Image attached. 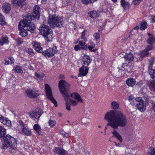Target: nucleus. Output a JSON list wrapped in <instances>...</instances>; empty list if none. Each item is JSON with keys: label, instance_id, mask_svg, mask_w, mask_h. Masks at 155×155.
Wrapping results in <instances>:
<instances>
[{"label": "nucleus", "instance_id": "obj_1", "mask_svg": "<svg viewBox=\"0 0 155 155\" xmlns=\"http://www.w3.org/2000/svg\"><path fill=\"white\" fill-rule=\"evenodd\" d=\"M104 118L108 121L107 125L114 129L112 132L114 137L121 143L122 138L115 130L118 127H123L127 125V120L126 115L120 111L112 110L106 113Z\"/></svg>", "mask_w": 155, "mask_h": 155}, {"label": "nucleus", "instance_id": "obj_2", "mask_svg": "<svg viewBox=\"0 0 155 155\" xmlns=\"http://www.w3.org/2000/svg\"><path fill=\"white\" fill-rule=\"evenodd\" d=\"M58 87L60 93L66 101V108L67 110L70 111L71 109L70 107L71 104L68 101L69 98L70 97L74 98L78 102H82L80 95L77 93L74 92L71 94L70 91V85L65 81L63 80L60 81L58 83Z\"/></svg>", "mask_w": 155, "mask_h": 155}, {"label": "nucleus", "instance_id": "obj_3", "mask_svg": "<svg viewBox=\"0 0 155 155\" xmlns=\"http://www.w3.org/2000/svg\"><path fill=\"white\" fill-rule=\"evenodd\" d=\"M26 17L23 18V20L20 21L18 25V29L20 31L19 34L21 36L25 37L28 35V31L33 33L35 27L32 22L27 20Z\"/></svg>", "mask_w": 155, "mask_h": 155}, {"label": "nucleus", "instance_id": "obj_4", "mask_svg": "<svg viewBox=\"0 0 155 155\" xmlns=\"http://www.w3.org/2000/svg\"><path fill=\"white\" fill-rule=\"evenodd\" d=\"M2 143L1 146L2 149H6L8 147H10L11 149L15 150L16 148L15 146L16 145L17 143L16 140L13 137L7 134L3 137Z\"/></svg>", "mask_w": 155, "mask_h": 155}, {"label": "nucleus", "instance_id": "obj_5", "mask_svg": "<svg viewBox=\"0 0 155 155\" xmlns=\"http://www.w3.org/2000/svg\"><path fill=\"white\" fill-rule=\"evenodd\" d=\"M41 26L39 28L41 34L48 42L52 41L53 38L52 30L48 26L45 25Z\"/></svg>", "mask_w": 155, "mask_h": 155}, {"label": "nucleus", "instance_id": "obj_6", "mask_svg": "<svg viewBox=\"0 0 155 155\" xmlns=\"http://www.w3.org/2000/svg\"><path fill=\"white\" fill-rule=\"evenodd\" d=\"M48 23L52 27H61L63 25V19L60 17L52 15L49 17Z\"/></svg>", "mask_w": 155, "mask_h": 155}, {"label": "nucleus", "instance_id": "obj_7", "mask_svg": "<svg viewBox=\"0 0 155 155\" xmlns=\"http://www.w3.org/2000/svg\"><path fill=\"white\" fill-rule=\"evenodd\" d=\"M40 9L39 6L35 5L34 7L33 13H32V15L30 14H25L24 17H26L27 18V20L31 21V20L35 18L38 19L40 15Z\"/></svg>", "mask_w": 155, "mask_h": 155}, {"label": "nucleus", "instance_id": "obj_8", "mask_svg": "<svg viewBox=\"0 0 155 155\" xmlns=\"http://www.w3.org/2000/svg\"><path fill=\"white\" fill-rule=\"evenodd\" d=\"M45 86L46 95L48 98L52 102V103L54 104L55 107H57V102L56 100L53 97L51 90L50 86L47 84H45Z\"/></svg>", "mask_w": 155, "mask_h": 155}, {"label": "nucleus", "instance_id": "obj_9", "mask_svg": "<svg viewBox=\"0 0 155 155\" xmlns=\"http://www.w3.org/2000/svg\"><path fill=\"white\" fill-rule=\"evenodd\" d=\"M57 52V49L56 47L54 46L53 48H51L47 50L42 51L41 53L46 58L52 57Z\"/></svg>", "mask_w": 155, "mask_h": 155}, {"label": "nucleus", "instance_id": "obj_10", "mask_svg": "<svg viewBox=\"0 0 155 155\" xmlns=\"http://www.w3.org/2000/svg\"><path fill=\"white\" fill-rule=\"evenodd\" d=\"M43 112V110L38 108H37L28 113L29 117L33 119H36L39 120Z\"/></svg>", "mask_w": 155, "mask_h": 155}, {"label": "nucleus", "instance_id": "obj_11", "mask_svg": "<svg viewBox=\"0 0 155 155\" xmlns=\"http://www.w3.org/2000/svg\"><path fill=\"white\" fill-rule=\"evenodd\" d=\"M25 93L27 96L30 98H35L39 95V94L34 90L31 89H28L25 91Z\"/></svg>", "mask_w": 155, "mask_h": 155}, {"label": "nucleus", "instance_id": "obj_12", "mask_svg": "<svg viewBox=\"0 0 155 155\" xmlns=\"http://www.w3.org/2000/svg\"><path fill=\"white\" fill-rule=\"evenodd\" d=\"M91 58L89 56L84 55L82 59L83 66L88 67V66L91 61Z\"/></svg>", "mask_w": 155, "mask_h": 155}, {"label": "nucleus", "instance_id": "obj_13", "mask_svg": "<svg viewBox=\"0 0 155 155\" xmlns=\"http://www.w3.org/2000/svg\"><path fill=\"white\" fill-rule=\"evenodd\" d=\"M89 69L88 67H85L82 66L79 69V73L78 75V77L86 76L88 72Z\"/></svg>", "mask_w": 155, "mask_h": 155}, {"label": "nucleus", "instance_id": "obj_14", "mask_svg": "<svg viewBox=\"0 0 155 155\" xmlns=\"http://www.w3.org/2000/svg\"><path fill=\"white\" fill-rule=\"evenodd\" d=\"M34 48L36 51L40 53H41L42 51V48L41 46V44L40 43L36 41H33L32 43Z\"/></svg>", "mask_w": 155, "mask_h": 155}, {"label": "nucleus", "instance_id": "obj_15", "mask_svg": "<svg viewBox=\"0 0 155 155\" xmlns=\"http://www.w3.org/2000/svg\"><path fill=\"white\" fill-rule=\"evenodd\" d=\"M26 0H12V2L15 6L18 5L21 7L25 4Z\"/></svg>", "mask_w": 155, "mask_h": 155}, {"label": "nucleus", "instance_id": "obj_16", "mask_svg": "<svg viewBox=\"0 0 155 155\" xmlns=\"http://www.w3.org/2000/svg\"><path fill=\"white\" fill-rule=\"evenodd\" d=\"M125 55H124V58L126 59V61L128 62V63H131L134 58L133 54L129 53H125Z\"/></svg>", "mask_w": 155, "mask_h": 155}, {"label": "nucleus", "instance_id": "obj_17", "mask_svg": "<svg viewBox=\"0 0 155 155\" xmlns=\"http://www.w3.org/2000/svg\"><path fill=\"white\" fill-rule=\"evenodd\" d=\"M54 152L59 155H64L66 153V151L61 147L55 148Z\"/></svg>", "mask_w": 155, "mask_h": 155}, {"label": "nucleus", "instance_id": "obj_18", "mask_svg": "<svg viewBox=\"0 0 155 155\" xmlns=\"http://www.w3.org/2000/svg\"><path fill=\"white\" fill-rule=\"evenodd\" d=\"M2 8L5 13H8L11 10V5L7 3H4L2 6Z\"/></svg>", "mask_w": 155, "mask_h": 155}, {"label": "nucleus", "instance_id": "obj_19", "mask_svg": "<svg viewBox=\"0 0 155 155\" xmlns=\"http://www.w3.org/2000/svg\"><path fill=\"white\" fill-rule=\"evenodd\" d=\"M135 103L137 104V108L140 111H143L145 109L146 106L143 101H141L138 103Z\"/></svg>", "mask_w": 155, "mask_h": 155}, {"label": "nucleus", "instance_id": "obj_20", "mask_svg": "<svg viewBox=\"0 0 155 155\" xmlns=\"http://www.w3.org/2000/svg\"><path fill=\"white\" fill-rule=\"evenodd\" d=\"M136 83L135 80L132 78H128L126 81V84L129 86L132 87L134 86Z\"/></svg>", "mask_w": 155, "mask_h": 155}, {"label": "nucleus", "instance_id": "obj_21", "mask_svg": "<svg viewBox=\"0 0 155 155\" xmlns=\"http://www.w3.org/2000/svg\"><path fill=\"white\" fill-rule=\"evenodd\" d=\"M120 4L124 9H128L130 6L129 3L126 2L125 0H121Z\"/></svg>", "mask_w": 155, "mask_h": 155}, {"label": "nucleus", "instance_id": "obj_22", "mask_svg": "<svg viewBox=\"0 0 155 155\" xmlns=\"http://www.w3.org/2000/svg\"><path fill=\"white\" fill-rule=\"evenodd\" d=\"M8 38L7 36H2L0 39V45H3L4 44H8Z\"/></svg>", "mask_w": 155, "mask_h": 155}, {"label": "nucleus", "instance_id": "obj_23", "mask_svg": "<svg viewBox=\"0 0 155 155\" xmlns=\"http://www.w3.org/2000/svg\"><path fill=\"white\" fill-rule=\"evenodd\" d=\"M148 35L150 37L147 40V42L148 44L152 45L153 43L155 42V37L153 36L150 33H148Z\"/></svg>", "mask_w": 155, "mask_h": 155}, {"label": "nucleus", "instance_id": "obj_24", "mask_svg": "<svg viewBox=\"0 0 155 155\" xmlns=\"http://www.w3.org/2000/svg\"><path fill=\"white\" fill-rule=\"evenodd\" d=\"M33 128L34 130L39 134L40 135L41 133V129L39 125L38 124H35L34 125Z\"/></svg>", "mask_w": 155, "mask_h": 155}, {"label": "nucleus", "instance_id": "obj_25", "mask_svg": "<svg viewBox=\"0 0 155 155\" xmlns=\"http://www.w3.org/2000/svg\"><path fill=\"white\" fill-rule=\"evenodd\" d=\"M88 14L89 16L92 18H95L98 16L97 13V12L95 11L89 12Z\"/></svg>", "mask_w": 155, "mask_h": 155}, {"label": "nucleus", "instance_id": "obj_26", "mask_svg": "<svg viewBox=\"0 0 155 155\" xmlns=\"http://www.w3.org/2000/svg\"><path fill=\"white\" fill-rule=\"evenodd\" d=\"M6 134V129L2 126H0V138L4 137Z\"/></svg>", "mask_w": 155, "mask_h": 155}, {"label": "nucleus", "instance_id": "obj_27", "mask_svg": "<svg viewBox=\"0 0 155 155\" xmlns=\"http://www.w3.org/2000/svg\"><path fill=\"white\" fill-rule=\"evenodd\" d=\"M121 67L128 72H130L131 71L130 66L128 65L126 63H123Z\"/></svg>", "mask_w": 155, "mask_h": 155}, {"label": "nucleus", "instance_id": "obj_28", "mask_svg": "<svg viewBox=\"0 0 155 155\" xmlns=\"http://www.w3.org/2000/svg\"><path fill=\"white\" fill-rule=\"evenodd\" d=\"M149 87L151 90L155 91V81L153 80L150 81Z\"/></svg>", "mask_w": 155, "mask_h": 155}, {"label": "nucleus", "instance_id": "obj_29", "mask_svg": "<svg viewBox=\"0 0 155 155\" xmlns=\"http://www.w3.org/2000/svg\"><path fill=\"white\" fill-rule=\"evenodd\" d=\"M111 107L113 109H117L119 107V104L116 101H113L111 102Z\"/></svg>", "mask_w": 155, "mask_h": 155}, {"label": "nucleus", "instance_id": "obj_30", "mask_svg": "<svg viewBox=\"0 0 155 155\" xmlns=\"http://www.w3.org/2000/svg\"><path fill=\"white\" fill-rule=\"evenodd\" d=\"M140 29L141 30H145L147 27V23L145 21H142L140 25Z\"/></svg>", "mask_w": 155, "mask_h": 155}, {"label": "nucleus", "instance_id": "obj_31", "mask_svg": "<svg viewBox=\"0 0 155 155\" xmlns=\"http://www.w3.org/2000/svg\"><path fill=\"white\" fill-rule=\"evenodd\" d=\"M149 54V52L147 50V49H145L144 50L142 51L140 53V57L143 58L148 55Z\"/></svg>", "mask_w": 155, "mask_h": 155}, {"label": "nucleus", "instance_id": "obj_32", "mask_svg": "<svg viewBox=\"0 0 155 155\" xmlns=\"http://www.w3.org/2000/svg\"><path fill=\"white\" fill-rule=\"evenodd\" d=\"M87 48V45H85L84 47H80L78 45H76L74 47V49L75 51H77L78 50H81L82 49L85 50Z\"/></svg>", "mask_w": 155, "mask_h": 155}, {"label": "nucleus", "instance_id": "obj_33", "mask_svg": "<svg viewBox=\"0 0 155 155\" xmlns=\"http://www.w3.org/2000/svg\"><path fill=\"white\" fill-rule=\"evenodd\" d=\"M149 73L153 80L155 81V69L150 70Z\"/></svg>", "mask_w": 155, "mask_h": 155}, {"label": "nucleus", "instance_id": "obj_34", "mask_svg": "<svg viewBox=\"0 0 155 155\" xmlns=\"http://www.w3.org/2000/svg\"><path fill=\"white\" fill-rule=\"evenodd\" d=\"M81 121L83 124L86 126L88 125L89 124V120L88 118H83L82 119Z\"/></svg>", "mask_w": 155, "mask_h": 155}, {"label": "nucleus", "instance_id": "obj_35", "mask_svg": "<svg viewBox=\"0 0 155 155\" xmlns=\"http://www.w3.org/2000/svg\"><path fill=\"white\" fill-rule=\"evenodd\" d=\"M0 24L2 25H5L6 24L4 17L1 14H0Z\"/></svg>", "mask_w": 155, "mask_h": 155}, {"label": "nucleus", "instance_id": "obj_36", "mask_svg": "<svg viewBox=\"0 0 155 155\" xmlns=\"http://www.w3.org/2000/svg\"><path fill=\"white\" fill-rule=\"evenodd\" d=\"M14 59L12 57H10L9 58V60L7 61L5 60V64L8 65L9 64H12L14 62Z\"/></svg>", "mask_w": 155, "mask_h": 155}, {"label": "nucleus", "instance_id": "obj_37", "mask_svg": "<svg viewBox=\"0 0 155 155\" xmlns=\"http://www.w3.org/2000/svg\"><path fill=\"white\" fill-rule=\"evenodd\" d=\"M97 0H82V3L85 5L89 4L91 3L94 2Z\"/></svg>", "mask_w": 155, "mask_h": 155}, {"label": "nucleus", "instance_id": "obj_38", "mask_svg": "<svg viewBox=\"0 0 155 155\" xmlns=\"http://www.w3.org/2000/svg\"><path fill=\"white\" fill-rule=\"evenodd\" d=\"M148 154L149 155H155V147H151L149 151L148 152Z\"/></svg>", "mask_w": 155, "mask_h": 155}, {"label": "nucleus", "instance_id": "obj_39", "mask_svg": "<svg viewBox=\"0 0 155 155\" xmlns=\"http://www.w3.org/2000/svg\"><path fill=\"white\" fill-rule=\"evenodd\" d=\"M15 72L17 73H21L22 72V70L21 68L19 66H16L15 69L13 70Z\"/></svg>", "mask_w": 155, "mask_h": 155}, {"label": "nucleus", "instance_id": "obj_40", "mask_svg": "<svg viewBox=\"0 0 155 155\" xmlns=\"http://www.w3.org/2000/svg\"><path fill=\"white\" fill-rule=\"evenodd\" d=\"M149 65L148 67L149 71L150 70H152L154 69L153 68H152V66L154 63V60L153 58L151 59V60L149 61Z\"/></svg>", "mask_w": 155, "mask_h": 155}, {"label": "nucleus", "instance_id": "obj_41", "mask_svg": "<svg viewBox=\"0 0 155 155\" xmlns=\"http://www.w3.org/2000/svg\"><path fill=\"white\" fill-rule=\"evenodd\" d=\"M23 132L27 136H30L31 135V133L30 131H29L26 129L25 128L22 130Z\"/></svg>", "mask_w": 155, "mask_h": 155}, {"label": "nucleus", "instance_id": "obj_42", "mask_svg": "<svg viewBox=\"0 0 155 155\" xmlns=\"http://www.w3.org/2000/svg\"><path fill=\"white\" fill-rule=\"evenodd\" d=\"M87 31L86 30H84L82 32L81 34V39H83L85 41H87L86 38L84 37Z\"/></svg>", "mask_w": 155, "mask_h": 155}, {"label": "nucleus", "instance_id": "obj_43", "mask_svg": "<svg viewBox=\"0 0 155 155\" xmlns=\"http://www.w3.org/2000/svg\"><path fill=\"white\" fill-rule=\"evenodd\" d=\"M114 75L116 77L118 78L121 76V74H120V69L118 71H116L114 73Z\"/></svg>", "mask_w": 155, "mask_h": 155}, {"label": "nucleus", "instance_id": "obj_44", "mask_svg": "<svg viewBox=\"0 0 155 155\" xmlns=\"http://www.w3.org/2000/svg\"><path fill=\"white\" fill-rule=\"evenodd\" d=\"M95 44H94L91 46H89L88 47H87V48H88L89 50L91 51H92L95 52L96 51V49H94L95 48Z\"/></svg>", "mask_w": 155, "mask_h": 155}, {"label": "nucleus", "instance_id": "obj_45", "mask_svg": "<svg viewBox=\"0 0 155 155\" xmlns=\"http://www.w3.org/2000/svg\"><path fill=\"white\" fill-rule=\"evenodd\" d=\"M56 124V121L54 120L50 119L49 121V124L51 127H52Z\"/></svg>", "mask_w": 155, "mask_h": 155}, {"label": "nucleus", "instance_id": "obj_46", "mask_svg": "<svg viewBox=\"0 0 155 155\" xmlns=\"http://www.w3.org/2000/svg\"><path fill=\"white\" fill-rule=\"evenodd\" d=\"M26 51L31 55H34V53L33 51V50L31 48H27L26 49Z\"/></svg>", "mask_w": 155, "mask_h": 155}, {"label": "nucleus", "instance_id": "obj_47", "mask_svg": "<svg viewBox=\"0 0 155 155\" xmlns=\"http://www.w3.org/2000/svg\"><path fill=\"white\" fill-rule=\"evenodd\" d=\"M68 102L70 103V104L71 103L72 105L74 106H76L78 104V102L73 100H70L69 99L68 100Z\"/></svg>", "mask_w": 155, "mask_h": 155}, {"label": "nucleus", "instance_id": "obj_48", "mask_svg": "<svg viewBox=\"0 0 155 155\" xmlns=\"http://www.w3.org/2000/svg\"><path fill=\"white\" fill-rule=\"evenodd\" d=\"M93 36L96 40H98L100 37V34L97 32L94 33Z\"/></svg>", "mask_w": 155, "mask_h": 155}, {"label": "nucleus", "instance_id": "obj_49", "mask_svg": "<svg viewBox=\"0 0 155 155\" xmlns=\"http://www.w3.org/2000/svg\"><path fill=\"white\" fill-rule=\"evenodd\" d=\"M0 121L3 124H6V120L4 119V117L1 115H0Z\"/></svg>", "mask_w": 155, "mask_h": 155}, {"label": "nucleus", "instance_id": "obj_50", "mask_svg": "<svg viewBox=\"0 0 155 155\" xmlns=\"http://www.w3.org/2000/svg\"><path fill=\"white\" fill-rule=\"evenodd\" d=\"M60 133L62 135L66 137H67L68 136V134L63 130H60Z\"/></svg>", "mask_w": 155, "mask_h": 155}, {"label": "nucleus", "instance_id": "obj_51", "mask_svg": "<svg viewBox=\"0 0 155 155\" xmlns=\"http://www.w3.org/2000/svg\"><path fill=\"white\" fill-rule=\"evenodd\" d=\"M35 76L38 78H41L44 77V74H41L40 73L37 72H35Z\"/></svg>", "mask_w": 155, "mask_h": 155}, {"label": "nucleus", "instance_id": "obj_52", "mask_svg": "<svg viewBox=\"0 0 155 155\" xmlns=\"http://www.w3.org/2000/svg\"><path fill=\"white\" fill-rule=\"evenodd\" d=\"M19 123L21 125V128L22 130L23 129L25 128V124L23 123V122L22 120H20L19 121Z\"/></svg>", "mask_w": 155, "mask_h": 155}, {"label": "nucleus", "instance_id": "obj_53", "mask_svg": "<svg viewBox=\"0 0 155 155\" xmlns=\"http://www.w3.org/2000/svg\"><path fill=\"white\" fill-rule=\"evenodd\" d=\"M135 100L136 102V103H138L140 102V101H143L141 97H137L135 98Z\"/></svg>", "mask_w": 155, "mask_h": 155}, {"label": "nucleus", "instance_id": "obj_54", "mask_svg": "<svg viewBox=\"0 0 155 155\" xmlns=\"http://www.w3.org/2000/svg\"><path fill=\"white\" fill-rule=\"evenodd\" d=\"M79 45L81 46H85V43L81 41H80L79 42Z\"/></svg>", "mask_w": 155, "mask_h": 155}, {"label": "nucleus", "instance_id": "obj_55", "mask_svg": "<svg viewBox=\"0 0 155 155\" xmlns=\"http://www.w3.org/2000/svg\"><path fill=\"white\" fill-rule=\"evenodd\" d=\"M145 49H147V50L149 52V51L152 49V47L151 46L147 45Z\"/></svg>", "mask_w": 155, "mask_h": 155}, {"label": "nucleus", "instance_id": "obj_56", "mask_svg": "<svg viewBox=\"0 0 155 155\" xmlns=\"http://www.w3.org/2000/svg\"><path fill=\"white\" fill-rule=\"evenodd\" d=\"M134 99V98L133 97V96L132 95H131L129 97L128 100L129 101H132Z\"/></svg>", "mask_w": 155, "mask_h": 155}, {"label": "nucleus", "instance_id": "obj_57", "mask_svg": "<svg viewBox=\"0 0 155 155\" xmlns=\"http://www.w3.org/2000/svg\"><path fill=\"white\" fill-rule=\"evenodd\" d=\"M142 0H134V4H138Z\"/></svg>", "mask_w": 155, "mask_h": 155}, {"label": "nucleus", "instance_id": "obj_58", "mask_svg": "<svg viewBox=\"0 0 155 155\" xmlns=\"http://www.w3.org/2000/svg\"><path fill=\"white\" fill-rule=\"evenodd\" d=\"M120 74H121V76H123L124 73V71L122 69H120Z\"/></svg>", "mask_w": 155, "mask_h": 155}, {"label": "nucleus", "instance_id": "obj_59", "mask_svg": "<svg viewBox=\"0 0 155 155\" xmlns=\"http://www.w3.org/2000/svg\"><path fill=\"white\" fill-rule=\"evenodd\" d=\"M114 143H115V144L116 146H118L119 147H121V146L120 144V143H117L116 142H114Z\"/></svg>", "mask_w": 155, "mask_h": 155}, {"label": "nucleus", "instance_id": "obj_60", "mask_svg": "<svg viewBox=\"0 0 155 155\" xmlns=\"http://www.w3.org/2000/svg\"><path fill=\"white\" fill-rule=\"evenodd\" d=\"M152 22V23H153L155 22V15L153 17V18L152 19V20H151Z\"/></svg>", "mask_w": 155, "mask_h": 155}, {"label": "nucleus", "instance_id": "obj_61", "mask_svg": "<svg viewBox=\"0 0 155 155\" xmlns=\"http://www.w3.org/2000/svg\"><path fill=\"white\" fill-rule=\"evenodd\" d=\"M64 78V76L63 75H60L59 76V78L60 79H63Z\"/></svg>", "mask_w": 155, "mask_h": 155}, {"label": "nucleus", "instance_id": "obj_62", "mask_svg": "<svg viewBox=\"0 0 155 155\" xmlns=\"http://www.w3.org/2000/svg\"><path fill=\"white\" fill-rule=\"evenodd\" d=\"M139 28V27L138 26L134 28V29H138Z\"/></svg>", "mask_w": 155, "mask_h": 155}, {"label": "nucleus", "instance_id": "obj_63", "mask_svg": "<svg viewBox=\"0 0 155 155\" xmlns=\"http://www.w3.org/2000/svg\"><path fill=\"white\" fill-rule=\"evenodd\" d=\"M113 2H116L117 0H111Z\"/></svg>", "mask_w": 155, "mask_h": 155}, {"label": "nucleus", "instance_id": "obj_64", "mask_svg": "<svg viewBox=\"0 0 155 155\" xmlns=\"http://www.w3.org/2000/svg\"><path fill=\"white\" fill-rule=\"evenodd\" d=\"M18 45H19L21 43V41H18Z\"/></svg>", "mask_w": 155, "mask_h": 155}]
</instances>
